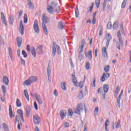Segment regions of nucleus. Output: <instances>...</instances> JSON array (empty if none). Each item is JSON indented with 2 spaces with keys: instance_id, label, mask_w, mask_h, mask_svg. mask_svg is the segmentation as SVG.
<instances>
[{
  "instance_id": "f257e3e1",
  "label": "nucleus",
  "mask_w": 131,
  "mask_h": 131,
  "mask_svg": "<svg viewBox=\"0 0 131 131\" xmlns=\"http://www.w3.org/2000/svg\"><path fill=\"white\" fill-rule=\"evenodd\" d=\"M58 53L59 55H61V50L60 49V47L57 45L56 42H53V46H52V55L53 57L56 56V53Z\"/></svg>"
},
{
  "instance_id": "f03ea898",
  "label": "nucleus",
  "mask_w": 131,
  "mask_h": 131,
  "mask_svg": "<svg viewBox=\"0 0 131 131\" xmlns=\"http://www.w3.org/2000/svg\"><path fill=\"white\" fill-rule=\"evenodd\" d=\"M117 35L119 40V43L118 42L116 43L117 45H118V46H117V49H118V50H120V47L122 48V47L123 46V40H122V37H121L120 31H118Z\"/></svg>"
},
{
  "instance_id": "7ed1b4c3",
  "label": "nucleus",
  "mask_w": 131,
  "mask_h": 131,
  "mask_svg": "<svg viewBox=\"0 0 131 131\" xmlns=\"http://www.w3.org/2000/svg\"><path fill=\"white\" fill-rule=\"evenodd\" d=\"M36 80H37V77L36 76H31L24 82V85H30L31 83L35 82Z\"/></svg>"
},
{
  "instance_id": "20e7f679",
  "label": "nucleus",
  "mask_w": 131,
  "mask_h": 131,
  "mask_svg": "<svg viewBox=\"0 0 131 131\" xmlns=\"http://www.w3.org/2000/svg\"><path fill=\"white\" fill-rule=\"evenodd\" d=\"M77 108L75 110L74 113H76L78 115H80V111H83V105L82 103L78 104Z\"/></svg>"
},
{
  "instance_id": "39448f33",
  "label": "nucleus",
  "mask_w": 131,
  "mask_h": 131,
  "mask_svg": "<svg viewBox=\"0 0 131 131\" xmlns=\"http://www.w3.org/2000/svg\"><path fill=\"white\" fill-rule=\"evenodd\" d=\"M33 28L35 33H39V27L38 26L37 19H35L34 21Z\"/></svg>"
},
{
  "instance_id": "423d86ee",
  "label": "nucleus",
  "mask_w": 131,
  "mask_h": 131,
  "mask_svg": "<svg viewBox=\"0 0 131 131\" xmlns=\"http://www.w3.org/2000/svg\"><path fill=\"white\" fill-rule=\"evenodd\" d=\"M41 20L42 21V24H45V23L47 24L50 22V18L48 16H46V14H42Z\"/></svg>"
},
{
  "instance_id": "0eeeda50",
  "label": "nucleus",
  "mask_w": 131,
  "mask_h": 131,
  "mask_svg": "<svg viewBox=\"0 0 131 131\" xmlns=\"http://www.w3.org/2000/svg\"><path fill=\"white\" fill-rule=\"evenodd\" d=\"M122 94H123V90L121 91V92L117 99V103L119 108H120L121 107L120 100H121V97H122Z\"/></svg>"
},
{
  "instance_id": "6e6552de",
  "label": "nucleus",
  "mask_w": 131,
  "mask_h": 131,
  "mask_svg": "<svg viewBox=\"0 0 131 131\" xmlns=\"http://www.w3.org/2000/svg\"><path fill=\"white\" fill-rule=\"evenodd\" d=\"M72 80L74 85L76 86H78V85H77V83H78L77 82V78H76V77H75V72L72 74Z\"/></svg>"
},
{
  "instance_id": "1a4fd4ad",
  "label": "nucleus",
  "mask_w": 131,
  "mask_h": 131,
  "mask_svg": "<svg viewBox=\"0 0 131 131\" xmlns=\"http://www.w3.org/2000/svg\"><path fill=\"white\" fill-rule=\"evenodd\" d=\"M34 96H35L36 100L38 102L39 105H42V100L41 99V97H40V95H39V94H35Z\"/></svg>"
},
{
  "instance_id": "9d476101",
  "label": "nucleus",
  "mask_w": 131,
  "mask_h": 131,
  "mask_svg": "<svg viewBox=\"0 0 131 131\" xmlns=\"http://www.w3.org/2000/svg\"><path fill=\"white\" fill-rule=\"evenodd\" d=\"M59 115L60 116V118L61 120L64 119V117H66V115H67V112L64 110H61L60 111Z\"/></svg>"
},
{
  "instance_id": "9b49d317",
  "label": "nucleus",
  "mask_w": 131,
  "mask_h": 131,
  "mask_svg": "<svg viewBox=\"0 0 131 131\" xmlns=\"http://www.w3.org/2000/svg\"><path fill=\"white\" fill-rule=\"evenodd\" d=\"M21 35L24 34V26L23 25V21L20 20L19 23V29Z\"/></svg>"
},
{
  "instance_id": "f8f14e48",
  "label": "nucleus",
  "mask_w": 131,
  "mask_h": 131,
  "mask_svg": "<svg viewBox=\"0 0 131 131\" xmlns=\"http://www.w3.org/2000/svg\"><path fill=\"white\" fill-rule=\"evenodd\" d=\"M33 120L35 124H39L40 123V119L37 115H35L33 116Z\"/></svg>"
},
{
  "instance_id": "ddd939ff",
  "label": "nucleus",
  "mask_w": 131,
  "mask_h": 131,
  "mask_svg": "<svg viewBox=\"0 0 131 131\" xmlns=\"http://www.w3.org/2000/svg\"><path fill=\"white\" fill-rule=\"evenodd\" d=\"M84 53H85V56L89 59L90 61H92V59L93 58V56L92 54V50L89 51L88 53H86V52L85 51Z\"/></svg>"
},
{
  "instance_id": "4468645a",
  "label": "nucleus",
  "mask_w": 131,
  "mask_h": 131,
  "mask_svg": "<svg viewBox=\"0 0 131 131\" xmlns=\"http://www.w3.org/2000/svg\"><path fill=\"white\" fill-rule=\"evenodd\" d=\"M22 40L23 39L21 37H17L16 38V42L18 48H21V45H22Z\"/></svg>"
},
{
  "instance_id": "2eb2a0df",
  "label": "nucleus",
  "mask_w": 131,
  "mask_h": 131,
  "mask_svg": "<svg viewBox=\"0 0 131 131\" xmlns=\"http://www.w3.org/2000/svg\"><path fill=\"white\" fill-rule=\"evenodd\" d=\"M107 38H106L107 39V41L106 42V48L108 49V47H109V43L110 42V40H111V39H112V36H111V34H108L107 35Z\"/></svg>"
},
{
  "instance_id": "dca6fc26",
  "label": "nucleus",
  "mask_w": 131,
  "mask_h": 131,
  "mask_svg": "<svg viewBox=\"0 0 131 131\" xmlns=\"http://www.w3.org/2000/svg\"><path fill=\"white\" fill-rule=\"evenodd\" d=\"M1 21L3 24H4L5 26H7V22L6 21V17L3 12H1Z\"/></svg>"
},
{
  "instance_id": "f3484780",
  "label": "nucleus",
  "mask_w": 131,
  "mask_h": 131,
  "mask_svg": "<svg viewBox=\"0 0 131 131\" xmlns=\"http://www.w3.org/2000/svg\"><path fill=\"white\" fill-rule=\"evenodd\" d=\"M47 11L50 13V14H53L54 13V11H55V8H53L51 6H47Z\"/></svg>"
},
{
  "instance_id": "a211bd4d",
  "label": "nucleus",
  "mask_w": 131,
  "mask_h": 131,
  "mask_svg": "<svg viewBox=\"0 0 131 131\" xmlns=\"http://www.w3.org/2000/svg\"><path fill=\"white\" fill-rule=\"evenodd\" d=\"M102 56L104 58H108V54H107V50H106V48L103 47L102 50Z\"/></svg>"
},
{
  "instance_id": "6ab92c4d",
  "label": "nucleus",
  "mask_w": 131,
  "mask_h": 131,
  "mask_svg": "<svg viewBox=\"0 0 131 131\" xmlns=\"http://www.w3.org/2000/svg\"><path fill=\"white\" fill-rule=\"evenodd\" d=\"M3 80L4 83H5L6 85H9V78H8L7 76H3Z\"/></svg>"
},
{
  "instance_id": "aec40b11",
  "label": "nucleus",
  "mask_w": 131,
  "mask_h": 131,
  "mask_svg": "<svg viewBox=\"0 0 131 131\" xmlns=\"http://www.w3.org/2000/svg\"><path fill=\"white\" fill-rule=\"evenodd\" d=\"M9 116L11 119L13 118V117H15V115L13 116V110H12V105H10L9 107Z\"/></svg>"
},
{
  "instance_id": "412c9836",
  "label": "nucleus",
  "mask_w": 131,
  "mask_h": 131,
  "mask_svg": "<svg viewBox=\"0 0 131 131\" xmlns=\"http://www.w3.org/2000/svg\"><path fill=\"white\" fill-rule=\"evenodd\" d=\"M31 110V107L30 106L28 105L26 108V115L28 117H29V115H30V111Z\"/></svg>"
},
{
  "instance_id": "4be33fe9",
  "label": "nucleus",
  "mask_w": 131,
  "mask_h": 131,
  "mask_svg": "<svg viewBox=\"0 0 131 131\" xmlns=\"http://www.w3.org/2000/svg\"><path fill=\"white\" fill-rule=\"evenodd\" d=\"M27 3L30 9H31L32 10L34 9V5L31 2V0H27Z\"/></svg>"
},
{
  "instance_id": "5701e85b",
  "label": "nucleus",
  "mask_w": 131,
  "mask_h": 131,
  "mask_svg": "<svg viewBox=\"0 0 131 131\" xmlns=\"http://www.w3.org/2000/svg\"><path fill=\"white\" fill-rule=\"evenodd\" d=\"M43 48V46L42 45H40L38 46L37 49H36V51L38 52V54H42V48Z\"/></svg>"
},
{
  "instance_id": "b1692460",
  "label": "nucleus",
  "mask_w": 131,
  "mask_h": 131,
  "mask_svg": "<svg viewBox=\"0 0 131 131\" xmlns=\"http://www.w3.org/2000/svg\"><path fill=\"white\" fill-rule=\"evenodd\" d=\"M58 27L59 29H64V22L63 21L58 22Z\"/></svg>"
},
{
  "instance_id": "393cba45",
  "label": "nucleus",
  "mask_w": 131,
  "mask_h": 131,
  "mask_svg": "<svg viewBox=\"0 0 131 131\" xmlns=\"http://www.w3.org/2000/svg\"><path fill=\"white\" fill-rule=\"evenodd\" d=\"M51 71H52V66L50 64V63H49L47 67V75H51Z\"/></svg>"
},
{
  "instance_id": "a878e982",
  "label": "nucleus",
  "mask_w": 131,
  "mask_h": 131,
  "mask_svg": "<svg viewBox=\"0 0 131 131\" xmlns=\"http://www.w3.org/2000/svg\"><path fill=\"white\" fill-rule=\"evenodd\" d=\"M42 27L45 35H48V28H47V26L45 24H42Z\"/></svg>"
},
{
  "instance_id": "bb28decb",
  "label": "nucleus",
  "mask_w": 131,
  "mask_h": 131,
  "mask_svg": "<svg viewBox=\"0 0 131 131\" xmlns=\"http://www.w3.org/2000/svg\"><path fill=\"white\" fill-rule=\"evenodd\" d=\"M8 51H9V55L11 58V61H13V51L12 50V48H11V47H9L8 48Z\"/></svg>"
},
{
  "instance_id": "cd10ccee",
  "label": "nucleus",
  "mask_w": 131,
  "mask_h": 131,
  "mask_svg": "<svg viewBox=\"0 0 131 131\" xmlns=\"http://www.w3.org/2000/svg\"><path fill=\"white\" fill-rule=\"evenodd\" d=\"M15 19L13 16H10L9 17V23L10 25H13Z\"/></svg>"
},
{
  "instance_id": "c85d7f7f",
  "label": "nucleus",
  "mask_w": 131,
  "mask_h": 131,
  "mask_svg": "<svg viewBox=\"0 0 131 131\" xmlns=\"http://www.w3.org/2000/svg\"><path fill=\"white\" fill-rule=\"evenodd\" d=\"M103 91L104 93H108V91H109V85L106 84H104Z\"/></svg>"
},
{
  "instance_id": "c756f323",
  "label": "nucleus",
  "mask_w": 131,
  "mask_h": 131,
  "mask_svg": "<svg viewBox=\"0 0 131 131\" xmlns=\"http://www.w3.org/2000/svg\"><path fill=\"white\" fill-rule=\"evenodd\" d=\"M113 28L114 30H117V28H118V21H115L113 25Z\"/></svg>"
},
{
  "instance_id": "7c9ffc66",
  "label": "nucleus",
  "mask_w": 131,
  "mask_h": 131,
  "mask_svg": "<svg viewBox=\"0 0 131 131\" xmlns=\"http://www.w3.org/2000/svg\"><path fill=\"white\" fill-rule=\"evenodd\" d=\"M32 56H34V58H35L36 57V53H35V49L34 48V47H32V49L31 52Z\"/></svg>"
},
{
  "instance_id": "2f4dec72",
  "label": "nucleus",
  "mask_w": 131,
  "mask_h": 131,
  "mask_svg": "<svg viewBox=\"0 0 131 131\" xmlns=\"http://www.w3.org/2000/svg\"><path fill=\"white\" fill-rule=\"evenodd\" d=\"M58 6V4L52 2L50 3V7H52L53 9H56L57 7Z\"/></svg>"
},
{
  "instance_id": "473e14b6",
  "label": "nucleus",
  "mask_w": 131,
  "mask_h": 131,
  "mask_svg": "<svg viewBox=\"0 0 131 131\" xmlns=\"http://www.w3.org/2000/svg\"><path fill=\"white\" fill-rule=\"evenodd\" d=\"M77 98L79 100H80L81 99H82V98H83V94H82V91H80V92L78 94Z\"/></svg>"
},
{
  "instance_id": "72a5a7b5",
  "label": "nucleus",
  "mask_w": 131,
  "mask_h": 131,
  "mask_svg": "<svg viewBox=\"0 0 131 131\" xmlns=\"http://www.w3.org/2000/svg\"><path fill=\"white\" fill-rule=\"evenodd\" d=\"M75 16H76V18H78V17H79V12L78 11V6H76V8Z\"/></svg>"
},
{
  "instance_id": "f704fd0d",
  "label": "nucleus",
  "mask_w": 131,
  "mask_h": 131,
  "mask_svg": "<svg viewBox=\"0 0 131 131\" xmlns=\"http://www.w3.org/2000/svg\"><path fill=\"white\" fill-rule=\"evenodd\" d=\"M28 22V18L27 17V14L26 13L24 16V23L26 24Z\"/></svg>"
},
{
  "instance_id": "c9c22d12",
  "label": "nucleus",
  "mask_w": 131,
  "mask_h": 131,
  "mask_svg": "<svg viewBox=\"0 0 131 131\" xmlns=\"http://www.w3.org/2000/svg\"><path fill=\"white\" fill-rule=\"evenodd\" d=\"M24 94L27 100L28 101H29V95H28V93L27 92V91L24 90Z\"/></svg>"
},
{
  "instance_id": "e433bc0d",
  "label": "nucleus",
  "mask_w": 131,
  "mask_h": 131,
  "mask_svg": "<svg viewBox=\"0 0 131 131\" xmlns=\"http://www.w3.org/2000/svg\"><path fill=\"white\" fill-rule=\"evenodd\" d=\"M61 86L63 91H66V84L65 82L61 83Z\"/></svg>"
},
{
  "instance_id": "4c0bfd02",
  "label": "nucleus",
  "mask_w": 131,
  "mask_h": 131,
  "mask_svg": "<svg viewBox=\"0 0 131 131\" xmlns=\"http://www.w3.org/2000/svg\"><path fill=\"white\" fill-rule=\"evenodd\" d=\"M17 113L19 114V117H21V116H24L23 111L21 110H18L17 111Z\"/></svg>"
},
{
  "instance_id": "58836bf2",
  "label": "nucleus",
  "mask_w": 131,
  "mask_h": 131,
  "mask_svg": "<svg viewBox=\"0 0 131 131\" xmlns=\"http://www.w3.org/2000/svg\"><path fill=\"white\" fill-rule=\"evenodd\" d=\"M16 106L17 107H21V106H22L21 102L20 101V100L19 99H16Z\"/></svg>"
},
{
  "instance_id": "ea45409f",
  "label": "nucleus",
  "mask_w": 131,
  "mask_h": 131,
  "mask_svg": "<svg viewBox=\"0 0 131 131\" xmlns=\"http://www.w3.org/2000/svg\"><path fill=\"white\" fill-rule=\"evenodd\" d=\"M106 76V73H104L102 76V77L100 78V80L101 81H102V82H104V81H105V77Z\"/></svg>"
},
{
  "instance_id": "a19ab883",
  "label": "nucleus",
  "mask_w": 131,
  "mask_h": 131,
  "mask_svg": "<svg viewBox=\"0 0 131 131\" xmlns=\"http://www.w3.org/2000/svg\"><path fill=\"white\" fill-rule=\"evenodd\" d=\"M126 2H127V0H124L122 5H121V8L122 9H124V8H125V5H126Z\"/></svg>"
},
{
  "instance_id": "79ce46f5",
  "label": "nucleus",
  "mask_w": 131,
  "mask_h": 131,
  "mask_svg": "<svg viewBox=\"0 0 131 131\" xmlns=\"http://www.w3.org/2000/svg\"><path fill=\"white\" fill-rule=\"evenodd\" d=\"M20 59L21 64L23 65V66H25L26 65L25 60L23 59V58H22V57H20Z\"/></svg>"
},
{
  "instance_id": "37998d69",
  "label": "nucleus",
  "mask_w": 131,
  "mask_h": 131,
  "mask_svg": "<svg viewBox=\"0 0 131 131\" xmlns=\"http://www.w3.org/2000/svg\"><path fill=\"white\" fill-rule=\"evenodd\" d=\"M109 69H110V66H104L105 72H109Z\"/></svg>"
},
{
  "instance_id": "c03bdc74",
  "label": "nucleus",
  "mask_w": 131,
  "mask_h": 131,
  "mask_svg": "<svg viewBox=\"0 0 131 131\" xmlns=\"http://www.w3.org/2000/svg\"><path fill=\"white\" fill-rule=\"evenodd\" d=\"M2 90L4 95H6V92H7V90L6 89V86H5V85L2 86Z\"/></svg>"
},
{
  "instance_id": "a18cd8bd",
  "label": "nucleus",
  "mask_w": 131,
  "mask_h": 131,
  "mask_svg": "<svg viewBox=\"0 0 131 131\" xmlns=\"http://www.w3.org/2000/svg\"><path fill=\"white\" fill-rule=\"evenodd\" d=\"M21 54L25 58H27L28 57L27 53H26V52H25V50L22 51Z\"/></svg>"
},
{
  "instance_id": "49530a36",
  "label": "nucleus",
  "mask_w": 131,
  "mask_h": 131,
  "mask_svg": "<svg viewBox=\"0 0 131 131\" xmlns=\"http://www.w3.org/2000/svg\"><path fill=\"white\" fill-rule=\"evenodd\" d=\"M95 4L97 9H98L100 7V0H96Z\"/></svg>"
},
{
  "instance_id": "de8ad7c7",
  "label": "nucleus",
  "mask_w": 131,
  "mask_h": 131,
  "mask_svg": "<svg viewBox=\"0 0 131 131\" xmlns=\"http://www.w3.org/2000/svg\"><path fill=\"white\" fill-rule=\"evenodd\" d=\"M85 68L87 70H90V62L87 61L85 63Z\"/></svg>"
},
{
  "instance_id": "09e8293b",
  "label": "nucleus",
  "mask_w": 131,
  "mask_h": 131,
  "mask_svg": "<svg viewBox=\"0 0 131 131\" xmlns=\"http://www.w3.org/2000/svg\"><path fill=\"white\" fill-rule=\"evenodd\" d=\"M86 45V43H85V42L84 41V39H82L81 40V46L80 45V47H84V45Z\"/></svg>"
},
{
  "instance_id": "8fccbe9b",
  "label": "nucleus",
  "mask_w": 131,
  "mask_h": 131,
  "mask_svg": "<svg viewBox=\"0 0 131 131\" xmlns=\"http://www.w3.org/2000/svg\"><path fill=\"white\" fill-rule=\"evenodd\" d=\"M120 28L121 29V30H120L121 32H122V33L123 34H124V29L123 28V25L121 24L120 25Z\"/></svg>"
},
{
  "instance_id": "3c124183",
  "label": "nucleus",
  "mask_w": 131,
  "mask_h": 131,
  "mask_svg": "<svg viewBox=\"0 0 131 131\" xmlns=\"http://www.w3.org/2000/svg\"><path fill=\"white\" fill-rule=\"evenodd\" d=\"M68 114H69V116H70L71 117L73 115V112H72V110H69Z\"/></svg>"
},
{
  "instance_id": "603ef678",
  "label": "nucleus",
  "mask_w": 131,
  "mask_h": 131,
  "mask_svg": "<svg viewBox=\"0 0 131 131\" xmlns=\"http://www.w3.org/2000/svg\"><path fill=\"white\" fill-rule=\"evenodd\" d=\"M94 113L95 115H98V114L99 113V107L95 108Z\"/></svg>"
},
{
  "instance_id": "864d4df0",
  "label": "nucleus",
  "mask_w": 131,
  "mask_h": 131,
  "mask_svg": "<svg viewBox=\"0 0 131 131\" xmlns=\"http://www.w3.org/2000/svg\"><path fill=\"white\" fill-rule=\"evenodd\" d=\"M22 125V123L21 121L20 122H18V125H17V128L18 130H21V125Z\"/></svg>"
},
{
  "instance_id": "5fc2aeb1",
  "label": "nucleus",
  "mask_w": 131,
  "mask_h": 131,
  "mask_svg": "<svg viewBox=\"0 0 131 131\" xmlns=\"http://www.w3.org/2000/svg\"><path fill=\"white\" fill-rule=\"evenodd\" d=\"M54 10L55 11V12H56V13H59L60 12V6H58L57 8H55V9H54Z\"/></svg>"
},
{
  "instance_id": "6e6d98bb",
  "label": "nucleus",
  "mask_w": 131,
  "mask_h": 131,
  "mask_svg": "<svg viewBox=\"0 0 131 131\" xmlns=\"http://www.w3.org/2000/svg\"><path fill=\"white\" fill-rule=\"evenodd\" d=\"M15 121H17L18 122H19L20 121V116L18 115H16L15 116Z\"/></svg>"
},
{
  "instance_id": "4d7b16f0",
  "label": "nucleus",
  "mask_w": 131,
  "mask_h": 131,
  "mask_svg": "<svg viewBox=\"0 0 131 131\" xmlns=\"http://www.w3.org/2000/svg\"><path fill=\"white\" fill-rule=\"evenodd\" d=\"M120 121L118 120V122L117 123V125H116V128H118V127H120Z\"/></svg>"
},
{
  "instance_id": "13d9d810",
  "label": "nucleus",
  "mask_w": 131,
  "mask_h": 131,
  "mask_svg": "<svg viewBox=\"0 0 131 131\" xmlns=\"http://www.w3.org/2000/svg\"><path fill=\"white\" fill-rule=\"evenodd\" d=\"M107 28L108 29H111L112 28V25H111V23H108L107 25Z\"/></svg>"
},
{
  "instance_id": "bf43d9fd",
  "label": "nucleus",
  "mask_w": 131,
  "mask_h": 131,
  "mask_svg": "<svg viewBox=\"0 0 131 131\" xmlns=\"http://www.w3.org/2000/svg\"><path fill=\"white\" fill-rule=\"evenodd\" d=\"M83 46H79V49L80 50L79 54L80 53H82L83 52Z\"/></svg>"
},
{
  "instance_id": "052dcab7",
  "label": "nucleus",
  "mask_w": 131,
  "mask_h": 131,
  "mask_svg": "<svg viewBox=\"0 0 131 131\" xmlns=\"http://www.w3.org/2000/svg\"><path fill=\"white\" fill-rule=\"evenodd\" d=\"M3 127L4 129H6V128H9V127L8 126V125H7L5 123H4L3 124Z\"/></svg>"
},
{
  "instance_id": "680f3d73",
  "label": "nucleus",
  "mask_w": 131,
  "mask_h": 131,
  "mask_svg": "<svg viewBox=\"0 0 131 131\" xmlns=\"http://www.w3.org/2000/svg\"><path fill=\"white\" fill-rule=\"evenodd\" d=\"M78 60L79 61H81V60H82V55L80 53H79Z\"/></svg>"
},
{
  "instance_id": "e2e57ef3",
  "label": "nucleus",
  "mask_w": 131,
  "mask_h": 131,
  "mask_svg": "<svg viewBox=\"0 0 131 131\" xmlns=\"http://www.w3.org/2000/svg\"><path fill=\"white\" fill-rule=\"evenodd\" d=\"M34 106L35 110H38V107L37 106V103L35 101L34 102Z\"/></svg>"
},
{
  "instance_id": "0e129e2a",
  "label": "nucleus",
  "mask_w": 131,
  "mask_h": 131,
  "mask_svg": "<svg viewBox=\"0 0 131 131\" xmlns=\"http://www.w3.org/2000/svg\"><path fill=\"white\" fill-rule=\"evenodd\" d=\"M94 80L93 81V83H92V86L93 88H95V86H96V79H93Z\"/></svg>"
},
{
  "instance_id": "69168bd1",
  "label": "nucleus",
  "mask_w": 131,
  "mask_h": 131,
  "mask_svg": "<svg viewBox=\"0 0 131 131\" xmlns=\"http://www.w3.org/2000/svg\"><path fill=\"white\" fill-rule=\"evenodd\" d=\"M79 86H80V89H82V86H83V82L80 81L79 83Z\"/></svg>"
},
{
  "instance_id": "338daca9",
  "label": "nucleus",
  "mask_w": 131,
  "mask_h": 131,
  "mask_svg": "<svg viewBox=\"0 0 131 131\" xmlns=\"http://www.w3.org/2000/svg\"><path fill=\"white\" fill-rule=\"evenodd\" d=\"M53 94L55 96V97H58V91H57V90H54Z\"/></svg>"
},
{
  "instance_id": "774afa93",
  "label": "nucleus",
  "mask_w": 131,
  "mask_h": 131,
  "mask_svg": "<svg viewBox=\"0 0 131 131\" xmlns=\"http://www.w3.org/2000/svg\"><path fill=\"white\" fill-rule=\"evenodd\" d=\"M63 126H64V127H68V126H69V123L66 122L63 124Z\"/></svg>"
}]
</instances>
